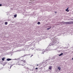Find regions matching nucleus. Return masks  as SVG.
<instances>
[{"instance_id":"f257e3e1","label":"nucleus","mask_w":73,"mask_h":73,"mask_svg":"<svg viewBox=\"0 0 73 73\" xmlns=\"http://www.w3.org/2000/svg\"><path fill=\"white\" fill-rule=\"evenodd\" d=\"M73 24V21H70L65 22V24Z\"/></svg>"},{"instance_id":"f03ea898","label":"nucleus","mask_w":73,"mask_h":73,"mask_svg":"<svg viewBox=\"0 0 73 73\" xmlns=\"http://www.w3.org/2000/svg\"><path fill=\"white\" fill-rule=\"evenodd\" d=\"M57 68L58 70H61V68L59 66H58Z\"/></svg>"},{"instance_id":"7ed1b4c3","label":"nucleus","mask_w":73,"mask_h":73,"mask_svg":"<svg viewBox=\"0 0 73 73\" xmlns=\"http://www.w3.org/2000/svg\"><path fill=\"white\" fill-rule=\"evenodd\" d=\"M12 59H10V58H8L7 59V61H10V60H11Z\"/></svg>"},{"instance_id":"20e7f679","label":"nucleus","mask_w":73,"mask_h":73,"mask_svg":"<svg viewBox=\"0 0 73 73\" xmlns=\"http://www.w3.org/2000/svg\"><path fill=\"white\" fill-rule=\"evenodd\" d=\"M68 9H69V8L68 7V8L66 10V11H67V12H69V10H68Z\"/></svg>"},{"instance_id":"39448f33","label":"nucleus","mask_w":73,"mask_h":73,"mask_svg":"<svg viewBox=\"0 0 73 73\" xmlns=\"http://www.w3.org/2000/svg\"><path fill=\"white\" fill-rule=\"evenodd\" d=\"M49 69L50 70H51L52 69V67L51 66L49 67Z\"/></svg>"},{"instance_id":"423d86ee","label":"nucleus","mask_w":73,"mask_h":73,"mask_svg":"<svg viewBox=\"0 0 73 73\" xmlns=\"http://www.w3.org/2000/svg\"><path fill=\"white\" fill-rule=\"evenodd\" d=\"M60 23H62L63 24H65V22H60Z\"/></svg>"},{"instance_id":"0eeeda50","label":"nucleus","mask_w":73,"mask_h":73,"mask_svg":"<svg viewBox=\"0 0 73 73\" xmlns=\"http://www.w3.org/2000/svg\"><path fill=\"white\" fill-rule=\"evenodd\" d=\"M5 25H7L8 24V23L7 22H5Z\"/></svg>"},{"instance_id":"6e6552de","label":"nucleus","mask_w":73,"mask_h":73,"mask_svg":"<svg viewBox=\"0 0 73 73\" xmlns=\"http://www.w3.org/2000/svg\"><path fill=\"white\" fill-rule=\"evenodd\" d=\"M63 54V53H62L61 54L59 55V56H62V55Z\"/></svg>"},{"instance_id":"1a4fd4ad","label":"nucleus","mask_w":73,"mask_h":73,"mask_svg":"<svg viewBox=\"0 0 73 73\" xmlns=\"http://www.w3.org/2000/svg\"><path fill=\"white\" fill-rule=\"evenodd\" d=\"M14 17H17V14H16L14 16Z\"/></svg>"},{"instance_id":"9d476101","label":"nucleus","mask_w":73,"mask_h":73,"mask_svg":"<svg viewBox=\"0 0 73 73\" xmlns=\"http://www.w3.org/2000/svg\"><path fill=\"white\" fill-rule=\"evenodd\" d=\"M37 24H38V25H39V24H40V22H38Z\"/></svg>"},{"instance_id":"9b49d317","label":"nucleus","mask_w":73,"mask_h":73,"mask_svg":"<svg viewBox=\"0 0 73 73\" xmlns=\"http://www.w3.org/2000/svg\"><path fill=\"white\" fill-rule=\"evenodd\" d=\"M57 42V41H56V40H55L54 41V43H56V42Z\"/></svg>"},{"instance_id":"f8f14e48","label":"nucleus","mask_w":73,"mask_h":73,"mask_svg":"<svg viewBox=\"0 0 73 73\" xmlns=\"http://www.w3.org/2000/svg\"><path fill=\"white\" fill-rule=\"evenodd\" d=\"M5 59L4 58H2V61H4V59Z\"/></svg>"},{"instance_id":"ddd939ff","label":"nucleus","mask_w":73,"mask_h":73,"mask_svg":"<svg viewBox=\"0 0 73 73\" xmlns=\"http://www.w3.org/2000/svg\"><path fill=\"white\" fill-rule=\"evenodd\" d=\"M22 61H23V62H25V60H21Z\"/></svg>"},{"instance_id":"4468645a","label":"nucleus","mask_w":73,"mask_h":73,"mask_svg":"<svg viewBox=\"0 0 73 73\" xmlns=\"http://www.w3.org/2000/svg\"><path fill=\"white\" fill-rule=\"evenodd\" d=\"M50 28H51V27H50V28H48L47 29V30H49V29H50Z\"/></svg>"},{"instance_id":"2eb2a0df","label":"nucleus","mask_w":73,"mask_h":73,"mask_svg":"<svg viewBox=\"0 0 73 73\" xmlns=\"http://www.w3.org/2000/svg\"><path fill=\"white\" fill-rule=\"evenodd\" d=\"M12 65H11V66H10V69H11V68L12 67Z\"/></svg>"},{"instance_id":"dca6fc26","label":"nucleus","mask_w":73,"mask_h":73,"mask_svg":"<svg viewBox=\"0 0 73 73\" xmlns=\"http://www.w3.org/2000/svg\"><path fill=\"white\" fill-rule=\"evenodd\" d=\"M2 6V5H1V4H0V7H1Z\"/></svg>"},{"instance_id":"f3484780","label":"nucleus","mask_w":73,"mask_h":73,"mask_svg":"<svg viewBox=\"0 0 73 73\" xmlns=\"http://www.w3.org/2000/svg\"><path fill=\"white\" fill-rule=\"evenodd\" d=\"M38 68H35V69H38Z\"/></svg>"},{"instance_id":"a211bd4d","label":"nucleus","mask_w":73,"mask_h":73,"mask_svg":"<svg viewBox=\"0 0 73 73\" xmlns=\"http://www.w3.org/2000/svg\"><path fill=\"white\" fill-rule=\"evenodd\" d=\"M37 66H38V65L37 64Z\"/></svg>"},{"instance_id":"6ab92c4d","label":"nucleus","mask_w":73,"mask_h":73,"mask_svg":"<svg viewBox=\"0 0 73 73\" xmlns=\"http://www.w3.org/2000/svg\"><path fill=\"white\" fill-rule=\"evenodd\" d=\"M72 59L73 60V58H72Z\"/></svg>"}]
</instances>
